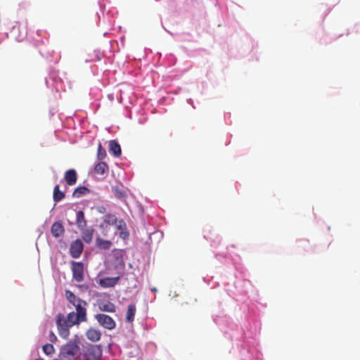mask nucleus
I'll return each instance as SVG.
<instances>
[{
  "label": "nucleus",
  "mask_w": 360,
  "mask_h": 360,
  "mask_svg": "<svg viewBox=\"0 0 360 360\" xmlns=\"http://www.w3.org/2000/svg\"><path fill=\"white\" fill-rule=\"evenodd\" d=\"M97 157L100 160H103L106 157L105 150L102 147L101 143H99L98 146Z\"/></svg>",
  "instance_id": "a878e982"
},
{
  "label": "nucleus",
  "mask_w": 360,
  "mask_h": 360,
  "mask_svg": "<svg viewBox=\"0 0 360 360\" xmlns=\"http://www.w3.org/2000/svg\"><path fill=\"white\" fill-rule=\"evenodd\" d=\"M120 280V276H116V277H105L99 279L98 281V284L103 288H113L115 287Z\"/></svg>",
  "instance_id": "6e6552de"
},
{
  "label": "nucleus",
  "mask_w": 360,
  "mask_h": 360,
  "mask_svg": "<svg viewBox=\"0 0 360 360\" xmlns=\"http://www.w3.org/2000/svg\"><path fill=\"white\" fill-rule=\"evenodd\" d=\"M35 360H44V359H41V358H37V359H36Z\"/></svg>",
  "instance_id": "7c9ffc66"
},
{
  "label": "nucleus",
  "mask_w": 360,
  "mask_h": 360,
  "mask_svg": "<svg viewBox=\"0 0 360 360\" xmlns=\"http://www.w3.org/2000/svg\"><path fill=\"white\" fill-rule=\"evenodd\" d=\"M71 269L72 277L77 282H81L84 280V264L82 262H72Z\"/></svg>",
  "instance_id": "39448f33"
},
{
  "label": "nucleus",
  "mask_w": 360,
  "mask_h": 360,
  "mask_svg": "<svg viewBox=\"0 0 360 360\" xmlns=\"http://www.w3.org/2000/svg\"><path fill=\"white\" fill-rule=\"evenodd\" d=\"M76 224L79 230L86 228L87 221L85 219L84 213L83 211L79 210L76 214Z\"/></svg>",
  "instance_id": "ddd939ff"
},
{
  "label": "nucleus",
  "mask_w": 360,
  "mask_h": 360,
  "mask_svg": "<svg viewBox=\"0 0 360 360\" xmlns=\"http://www.w3.org/2000/svg\"><path fill=\"white\" fill-rule=\"evenodd\" d=\"M103 210H105V207H102V209L100 210V212H103Z\"/></svg>",
  "instance_id": "c85d7f7f"
},
{
  "label": "nucleus",
  "mask_w": 360,
  "mask_h": 360,
  "mask_svg": "<svg viewBox=\"0 0 360 360\" xmlns=\"http://www.w3.org/2000/svg\"><path fill=\"white\" fill-rule=\"evenodd\" d=\"M65 231L63 224L60 221L54 222L51 228V234L58 238Z\"/></svg>",
  "instance_id": "f8f14e48"
},
{
  "label": "nucleus",
  "mask_w": 360,
  "mask_h": 360,
  "mask_svg": "<svg viewBox=\"0 0 360 360\" xmlns=\"http://www.w3.org/2000/svg\"><path fill=\"white\" fill-rule=\"evenodd\" d=\"M112 191L116 198L122 200H125L127 198V193L124 190L120 188L119 187H113Z\"/></svg>",
  "instance_id": "5701e85b"
},
{
  "label": "nucleus",
  "mask_w": 360,
  "mask_h": 360,
  "mask_svg": "<svg viewBox=\"0 0 360 360\" xmlns=\"http://www.w3.org/2000/svg\"><path fill=\"white\" fill-rule=\"evenodd\" d=\"M65 195L63 191H60L59 185L57 184L53 188V198L55 202H59L65 198Z\"/></svg>",
  "instance_id": "412c9836"
},
{
  "label": "nucleus",
  "mask_w": 360,
  "mask_h": 360,
  "mask_svg": "<svg viewBox=\"0 0 360 360\" xmlns=\"http://www.w3.org/2000/svg\"><path fill=\"white\" fill-rule=\"evenodd\" d=\"M79 351V341L70 340L60 347L58 357L53 360H75Z\"/></svg>",
  "instance_id": "f257e3e1"
},
{
  "label": "nucleus",
  "mask_w": 360,
  "mask_h": 360,
  "mask_svg": "<svg viewBox=\"0 0 360 360\" xmlns=\"http://www.w3.org/2000/svg\"><path fill=\"white\" fill-rule=\"evenodd\" d=\"M103 210H105V207H102V209L100 210V212H103Z\"/></svg>",
  "instance_id": "c756f323"
},
{
  "label": "nucleus",
  "mask_w": 360,
  "mask_h": 360,
  "mask_svg": "<svg viewBox=\"0 0 360 360\" xmlns=\"http://www.w3.org/2000/svg\"><path fill=\"white\" fill-rule=\"evenodd\" d=\"M105 225H115L117 230L121 231V236L122 235H128L127 233H124L122 231L126 229V224L122 219H118L115 214H107L104 216L103 223L101 226ZM125 236L123 237L124 238Z\"/></svg>",
  "instance_id": "f03ea898"
},
{
  "label": "nucleus",
  "mask_w": 360,
  "mask_h": 360,
  "mask_svg": "<svg viewBox=\"0 0 360 360\" xmlns=\"http://www.w3.org/2000/svg\"><path fill=\"white\" fill-rule=\"evenodd\" d=\"M96 245L97 246L103 250H108L112 245V243L108 240H103L101 238L96 239Z\"/></svg>",
  "instance_id": "b1692460"
},
{
  "label": "nucleus",
  "mask_w": 360,
  "mask_h": 360,
  "mask_svg": "<svg viewBox=\"0 0 360 360\" xmlns=\"http://www.w3.org/2000/svg\"><path fill=\"white\" fill-rule=\"evenodd\" d=\"M57 338L56 336L53 334V333H51V341H54V340H56Z\"/></svg>",
  "instance_id": "bb28decb"
},
{
  "label": "nucleus",
  "mask_w": 360,
  "mask_h": 360,
  "mask_svg": "<svg viewBox=\"0 0 360 360\" xmlns=\"http://www.w3.org/2000/svg\"><path fill=\"white\" fill-rule=\"evenodd\" d=\"M89 193V188H87L86 186H78L77 188H76L75 189V191H73V193H72V196L74 198H79Z\"/></svg>",
  "instance_id": "4be33fe9"
},
{
  "label": "nucleus",
  "mask_w": 360,
  "mask_h": 360,
  "mask_svg": "<svg viewBox=\"0 0 360 360\" xmlns=\"http://www.w3.org/2000/svg\"><path fill=\"white\" fill-rule=\"evenodd\" d=\"M136 311V305L134 304H129L127 307V314H126V321L128 323H131L134 320V316Z\"/></svg>",
  "instance_id": "f3484780"
},
{
  "label": "nucleus",
  "mask_w": 360,
  "mask_h": 360,
  "mask_svg": "<svg viewBox=\"0 0 360 360\" xmlns=\"http://www.w3.org/2000/svg\"><path fill=\"white\" fill-rule=\"evenodd\" d=\"M87 305V303L82 300L79 303H77V304H75V307L76 309L77 312L75 313L80 319V320H83L84 321H86V306Z\"/></svg>",
  "instance_id": "1a4fd4ad"
},
{
  "label": "nucleus",
  "mask_w": 360,
  "mask_h": 360,
  "mask_svg": "<svg viewBox=\"0 0 360 360\" xmlns=\"http://www.w3.org/2000/svg\"><path fill=\"white\" fill-rule=\"evenodd\" d=\"M101 354L100 346H91L84 353L82 360H98Z\"/></svg>",
  "instance_id": "423d86ee"
},
{
  "label": "nucleus",
  "mask_w": 360,
  "mask_h": 360,
  "mask_svg": "<svg viewBox=\"0 0 360 360\" xmlns=\"http://www.w3.org/2000/svg\"><path fill=\"white\" fill-rule=\"evenodd\" d=\"M43 352L46 355H51L55 352V348L53 345L46 343L42 347Z\"/></svg>",
  "instance_id": "393cba45"
},
{
  "label": "nucleus",
  "mask_w": 360,
  "mask_h": 360,
  "mask_svg": "<svg viewBox=\"0 0 360 360\" xmlns=\"http://www.w3.org/2000/svg\"><path fill=\"white\" fill-rule=\"evenodd\" d=\"M95 319L98 323L108 330H113L116 327V323L112 317L105 314H98Z\"/></svg>",
  "instance_id": "20e7f679"
},
{
  "label": "nucleus",
  "mask_w": 360,
  "mask_h": 360,
  "mask_svg": "<svg viewBox=\"0 0 360 360\" xmlns=\"http://www.w3.org/2000/svg\"><path fill=\"white\" fill-rule=\"evenodd\" d=\"M103 210H105V207H102V209L100 210V212H103Z\"/></svg>",
  "instance_id": "cd10ccee"
},
{
  "label": "nucleus",
  "mask_w": 360,
  "mask_h": 360,
  "mask_svg": "<svg viewBox=\"0 0 360 360\" xmlns=\"http://www.w3.org/2000/svg\"><path fill=\"white\" fill-rule=\"evenodd\" d=\"M65 318L70 328L81 322H84L83 320H80L79 317L74 311L70 312Z\"/></svg>",
  "instance_id": "4468645a"
},
{
  "label": "nucleus",
  "mask_w": 360,
  "mask_h": 360,
  "mask_svg": "<svg viewBox=\"0 0 360 360\" xmlns=\"http://www.w3.org/2000/svg\"><path fill=\"white\" fill-rule=\"evenodd\" d=\"M86 338L91 342H98L101 340V333L99 330L90 328L86 332Z\"/></svg>",
  "instance_id": "9b49d317"
},
{
  "label": "nucleus",
  "mask_w": 360,
  "mask_h": 360,
  "mask_svg": "<svg viewBox=\"0 0 360 360\" xmlns=\"http://www.w3.org/2000/svg\"><path fill=\"white\" fill-rule=\"evenodd\" d=\"M66 318L63 314H59L56 316V325L59 335L67 339L70 335V326Z\"/></svg>",
  "instance_id": "7ed1b4c3"
},
{
  "label": "nucleus",
  "mask_w": 360,
  "mask_h": 360,
  "mask_svg": "<svg viewBox=\"0 0 360 360\" xmlns=\"http://www.w3.org/2000/svg\"><path fill=\"white\" fill-rule=\"evenodd\" d=\"M109 151L115 157H120L122 153L120 144L115 140H112L109 142Z\"/></svg>",
  "instance_id": "2eb2a0df"
},
{
  "label": "nucleus",
  "mask_w": 360,
  "mask_h": 360,
  "mask_svg": "<svg viewBox=\"0 0 360 360\" xmlns=\"http://www.w3.org/2000/svg\"><path fill=\"white\" fill-rule=\"evenodd\" d=\"M84 245L79 239H77L70 244V253L72 257L78 258L82 253Z\"/></svg>",
  "instance_id": "0eeeda50"
},
{
  "label": "nucleus",
  "mask_w": 360,
  "mask_h": 360,
  "mask_svg": "<svg viewBox=\"0 0 360 360\" xmlns=\"http://www.w3.org/2000/svg\"><path fill=\"white\" fill-rule=\"evenodd\" d=\"M108 165L104 162H98L94 168L95 172L98 174L103 175L108 172Z\"/></svg>",
  "instance_id": "aec40b11"
},
{
  "label": "nucleus",
  "mask_w": 360,
  "mask_h": 360,
  "mask_svg": "<svg viewBox=\"0 0 360 360\" xmlns=\"http://www.w3.org/2000/svg\"><path fill=\"white\" fill-rule=\"evenodd\" d=\"M65 295L68 302L71 303L73 306H75V304H77V303H81V302L82 301V300L76 297V295L69 290H65Z\"/></svg>",
  "instance_id": "6ab92c4d"
},
{
  "label": "nucleus",
  "mask_w": 360,
  "mask_h": 360,
  "mask_svg": "<svg viewBox=\"0 0 360 360\" xmlns=\"http://www.w3.org/2000/svg\"><path fill=\"white\" fill-rule=\"evenodd\" d=\"M99 309L103 311L106 312H115L116 311L115 305L110 302L107 301L105 302H101L98 304Z\"/></svg>",
  "instance_id": "dca6fc26"
},
{
  "label": "nucleus",
  "mask_w": 360,
  "mask_h": 360,
  "mask_svg": "<svg viewBox=\"0 0 360 360\" xmlns=\"http://www.w3.org/2000/svg\"><path fill=\"white\" fill-rule=\"evenodd\" d=\"M64 180L68 186H73L77 180V174L74 169H70L65 172Z\"/></svg>",
  "instance_id": "9d476101"
},
{
  "label": "nucleus",
  "mask_w": 360,
  "mask_h": 360,
  "mask_svg": "<svg viewBox=\"0 0 360 360\" xmlns=\"http://www.w3.org/2000/svg\"><path fill=\"white\" fill-rule=\"evenodd\" d=\"M82 232V239L87 243H90L92 240L93 235H94V229L92 228L83 229L80 230Z\"/></svg>",
  "instance_id": "a211bd4d"
}]
</instances>
